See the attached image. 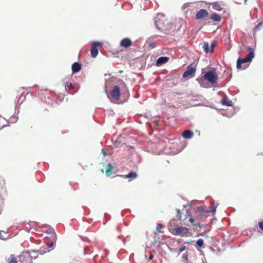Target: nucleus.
Masks as SVG:
<instances>
[{
    "mask_svg": "<svg viewBox=\"0 0 263 263\" xmlns=\"http://www.w3.org/2000/svg\"><path fill=\"white\" fill-rule=\"evenodd\" d=\"M24 258L23 256H19L16 257L14 255H11L7 259L6 263H28L27 261H25L22 260V258Z\"/></svg>",
    "mask_w": 263,
    "mask_h": 263,
    "instance_id": "0eeeda50",
    "label": "nucleus"
},
{
    "mask_svg": "<svg viewBox=\"0 0 263 263\" xmlns=\"http://www.w3.org/2000/svg\"><path fill=\"white\" fill-rule=\"evenodd\" d=\"M262 26H263L262 23V22L259 23L257 25H256L254 27V31L255 32V31H256L257 30H260Z\"/></svg>",
    "mask_w": 263,
    "mask_h": 263,
    "instance_id": "cd10ccee",
    "label": "nucleus"
},
{
    "mask_svg": "<svg viewBox=\"0 0 263 263\" xmlns=\"http://www.w3.org/2000/svg\"><path fill=\"white\" fill-rule=\"evenodd\" d=\"M186 249V247L185 246H183L180 248H179L177 250L178 254L179 255L184 251Z\"/></svg>",
    "mask_w": 263,
    "mask_h": 263,
    "instance_id": "c85d7f7f",
    "label": "nucleus"
},
{
    "mask_svg": "<svg viewBox=\"0 0 263 263\" xmlns=\"http://www.w3.org/2000/svg\"><path fill=\"white\" fill-rule=\"evenodd\" d=\"M188 256H189L188 254L187 253H186L185 254L183 255L182 258L183 259H184L185 260L187 261L189 259Z\"/></svg>",
    "mask_w": 263,
    "mask_h": 263,
    "instance_id": "72a5a7b5",
    "label": "nucleus"
},
{
    "mask_svg": "<svg viewBox=\"0 0 263 263\" xmlns=\"http://www.w3.org/2000/svg\"><path fill=\"white\" fill-rule=\"evenodd\" d=\"M5 185V180L3 178H0V197H3L6 193V188Z\"/></svg>",
    "mask_w": 263,
    "mask_h": 263,
    "instance_id": "f8f14e48",
    "label": "nucleus"
},
{
    "mask_svg": "<svg viewBox=\"0 0 263 263\" xmlns=\"http://www.w3.org/2000/svg\"><path fill=\"white\" fill-rule=\"evenodd\" d=\"M204 51L206 53H208L209 52H210V50H209V45L208 42H204L202 46Z\"/></svg>",
    "mask_w": 263,
    "mask_h": 263,
    "instance_id": "4be33fe9",
    "label": "nucleus"
},
{
    "mask_svg": "<svg viewBox=\"0 0 263 263\" xmlns=\"http://www.w3.org/2000/svg\"><path fill=\"white\" fill-rule=\"evenodd\" d=\"M163 227L162 224H161V223L157 224V227H156V231L155 232V233L160 232V233H163V231H161V229L163 228Z\"/></svg>",
    "mask_w": 263,
    "mask_h": 263,
    "instance_id": "5701e85b",
    "label": "nucleus"
},
{
    "mask_svg": "<svg viewBox=\"0 0 263 263\" xmlns=\"http://www.w3.org/2000/svg\"><path fill=\"white\" fill-rule=\"evenodd\" d=\"M196 80L200 84V86L204 87V88L208 87V85L206 84H205L206 80L204 79V77L203 78H198L196 79Z\"/></svg>",
    "mask_w": 263,
    "mask_h": 263,
    "instance_id": "a211bd4d",
    "label": "nucleus"
},
{
    "mask_svg": "<svg viewBox=\"0 0 263 263\" xmlns=\"http://www.w3.org/2000/svg\"><path fill=\"white\" fill-rule=\"evenodd\" d=\"M210 18L214 22H220L221 20V16L216 13H213L211 14Z\"/></svg>",
    "mask_w": 263,
    "mask_h": 263,
    "instance_id": "f3484780",
    "label": "nucleus"
},
{
    "mask_svg": "<svg viewBox=\"0 0 263 263\" xmlns=\"http://www.w3.org/2000/svg\"><path fill=\"white\" fill-rule=\"evenodd\" d=\"M48 233H51V234H53L54 236V237H55V234L54 233V231L53 229H50L48 230L47 231Z\"/></svg>",
    "mask_w": 263,
    "mask_h": 263,
    "instance_id": "f704fd0d",
    "label": "nucleus"
},
{
    "mask_svg": "<svg viewBox=\"0 0 263 263\" xmlns=\"http://www.w3.org/2000/svg\"><path fill=\"white\" fill-rule=\"evenodd\" d=\"M215 212V207H214L210 210H205L203 207H199L198 208L196 213V219L204 221L207 217V213L211 212L214 214Z\"/></svg>",
    "mask_w": 263,
    "mask_h": 263,
    "instance_id": "f257e3e1",
    "label": "nucleus"
},
{
    "mask_svg": "<svg viewBox=\"0 0 263 263\" xmlns=\"http://www.w3.org/2000/svg\"><path fill=\"white\" fill-rule=\"evenodd\" d=\"M151 46H152V47H155V45H153V44H151Z\"/></svg>",
    "mask_w": 263,
    "mask_h": 263,
    "instance_id": "ea45409f",
    "label": "nucleus"
},
{
    "mask_svg": "<svg viewBox=\"0 0 263 263\" xmlns=\"http://www.w3.org/2000/svg\"><path fill=\"white\" fill-rule=\"evenodd\" d=\"M132 45V42L131 40L129 38H124L122 39L120 43V46L126 48L130 47Z\"/></svg>",
    "mask_w": 263,
    "mask_h": 263,
    "instance_id": "9b49d317",
    "label": "nucleus"
},
{
    "mask_svg": "<svg viewBox=\"0 0 263 263\" xmlns=\"http://www.w3.org/2000/svg\"><path fill=\"white\" fill-rule=\"evenodd\" d=\"M216 43L215 41L212 42L211 45L210 52H213L214 51V47H215Z\"/></svg>",
    "mask_w": 263,
    "mask_h": 263,
    "instance_id": "c756f323",
    "label": "nucleus"
},
{
    "mask_svg": "<svg viewBox=\"0 0 263 263\" xmlns=\"http://www.w3.org/2000/svg\"><path fill=\"white\" fill-rule=\"evenodd\" d=\"M189 221L191 223H192L194 226H198L199 227H201L202 225L200 224L199 223H194V222L195 221V219L193 218H190L189 219Z\"/></svg>",
    "mask_w": 263,
    "mask_h": 263,
    "instance_id": "bb28decb",
    "label": "nucleus"
},
{
    "mask_svg": "<svg viewBox=\"0 0 263 263\" xmlns=\"http://www.w3.org/2000/svg\"><path fill=\"white\" fill-rule=\"evenodd\" d=\"M123 177L125 178H131L132 179H134L137 177V174L136 172H130L127 175L123 176Z\"/></svg>",
    "mask_w": 263,
    "mask_h": 263,
    "instance_id": "aec40b11",
    "label": "nucleus"
},
{
    "mask_svg": "<svg viewBox=\"0 0 263 263\" xmlns=\"http://www.w3.org/2000/svg\"><path fill=\"white\" fill-rule=\"evenodd\" d=\"M210 5L212 6L213 9L216 11H221L222 10V5L219 4V2H214L210 4Z\"/></svg>",
    "mask_w": 263,
    "mask_h": 263,
    "instance_id": "4468645a",
    "label": "nucleus"
},
{
    "mask_svg": "<svg viewBox=\"0 0 263 263\" xmlns=\"http://www.w3.org/2000/svg\"><path fill=\"white\" fill-rule=\"evenodd\" d=\"M221 103L222 105L227 106H231L233 105L232 102L229 100L227 98H223L221 100Z\"/></svg>",
    "mask_w": 263,
    "mask_h": 263,
    "instance_id": "6ab92c4d",
    "label": "nucleus"
},
{
    "mask_svg": "<svg viewBox=\"0 0 263 263\" xmlns=\"http://www.w3.org/2000/svg\"><path fill=\"white\" fill-rule=\"evenodd\" d=\"M166 20L164 15L162 13H158L155 18V24L157 28L159 30L163 29L165 26Z\"/></svg>",
    "mask_w": 263,
    "mask_h": 263,
    "instance_id": "7ed1b4c3",
    "label": "nucleus"
},
{
    "mask_svg": "<svg viewBox=\"0 0 263 263\" xmlns=\"http://www.w3.org/2000/svg\"><path fill=\"white\" fill-rule=\"evenodd\" d=\"M3 237V235H2L1 232L0 233V238L2 239H4L5 238Z\"/></svg>",
    "mask_w": 263,
    "mask_h": 263,
    "instance_id": "e433bc0d",
    "label": "nucleus"
},
{
    "mask_svg": "<svg viewBox=\"0 0 263 263\" xmlns=\"http://www.w3.org/2000/svg\"><path fill=\"white\" fill-rule=\"evenodd\" d=\"M114 167L111 164H109L107 165V169L106 170V175L108 177L112 172Z\"/></svg>",
    "mask_w": 263,
    "mask_h": 263,
    "instance_id": "412c9836",
    "label": "nucleus"
},
{
    "mask_svg": "<svg viewBox=\"0 0 263 263\" xmlns=\"http://www.w3.org/2000/svg\"><path fill=\"white\" fill-rule=\"evenodd\" d=\"M102 43L100 42H93L92 44L91 48L90 50L91 55L93 58H96L98 54V50L97 47L101 46Z\"/></svg>",
    "mask_w": 263,
    "mask_h": 263,
    "instance_id": "1a4fd4ad",
    "label": "nucleus"
},
{
    "mask_svg": "<svg viewBox=\"0 0 263 263\" xmlns=\"http://www.w3.org/2000/svg\"><path fill=\"white\" fill-rule=\"evenodd\" d=\"M203 76L206 80L212 84L216 83L217 82L218 76L214 71H207Z\"/></svg>",
    "mask_w": 263,
    "mask_h": 263,
    "instance_id": "20e7f679",
    "label": "nucleus"
},
{
    "mask_svg": "<svg viewBox=\"0 0 263 263\" xmlns=\"http://www.w3.org/2000/svg\"><path fill=\"white\" fill-rule=\"evenodd\" d=\"M248 51H249V53L247 56L243 59L239 58L237 61V68L241 69V64L243 63H246L247 62H251L252 59L254 57V53L253 49L249 47L248 48Z\"/></svg>",
    "mask_w": 263,
    "mask_h": 263,
    "instance_id": "f03ea898",
    "label": "nucleus"
},
{
    "mask_svg": "<svg viewBox=\"0 0 263 263\" xmlns=\"http://www.w3.org/2000/svg\"><path fill=\"white\" fill-rule=\"evenodd\" d=\"M209 13L206 10L201 9L196 13L195 18L197 20H202L207 17Z\"/></svg>",
    "mask_w": 263,
    "mask_h": 263,
    "instance_id": "9d476101",
    "label": "nucleus"
},
{
    "mask_svg": "<svg viewBox=\"0 0 263 263\" xmlns=\"http://www.w3.org/2000/svg\"><path fill=\"white\" fill-rule=\"evenodd\" d=\"M3 237V235H2L1 232L0 233V238L2 239H4L5 238Z\"/></svg>",
    "mask_w": 263,
    "mask_h": 263,
    "instance_id": "4c0bfd02",
    "label": "nucleus"
},
{
    "mask_svg": "<svg viewBox=\"0 0 263 263\" xmlns=\"http://www.w3.org/2000/svg\"><path fill=\"white\" fill-rule=\"evenodd\" d=\"M72 72L76 73L81 70V65L78 62L74 63L71 66Z\"/></svg>",
    "mask_w": 263,
    "mask_h": 263,
    "instance_id": "2eb2a0df",
    "label": "nucleus"
},
{
    "mask_svg": "<svg viewBox=\"0 0 263 263\" xmlns=\"http://www.w3.org/2000/svg\"><path fill=\"white\" fill-rule=\"evenodd\" d=\"M63 85L65 86L66 89L71 90L73 88V86L71 83L68 84V83H64Z\"/></svg>",
    "mask_w": 263,
    "mask_h": 263,
    "instance_id": "393cba45",
    "label": "nucleus"
},
{
    "mask_svg": "<svg viewBox=\"0 0 263 263\" xmlns=\"http://www.w3.org/2000/svg\"><path fill=\"white\" fill-rule=\"evenodd\" d=\"M196 245L200 248H202L204 246V241L202 239H199L196 241Z\"/></svg>",
    "mask_w": 263,
    "mask_h": 263,
    "instance_id": "b1692460",
    "label": "nucleus"
},
{
    "mask_svg": "<svg viewBox=\"0 0 263 263\" xmlns=\"http://www.w3.org/2000/svg\"><path fill=\"white\" fill-rule=\"evenodd\" d=\"M4 199L3 197H0V214L2 213V208L4 203Z\"/></svg>",
    "mask_w": 263,
    "mask_h": 263,
    "instance_id": "a878e982",
    "label": "nucleus"
},
{
    "mask_svg": "<svg viewBox=\"0 0 263 263\" xmlns=\"http://www.w3.org/2000/svg\"><path fill=\"white\" fill-rule=\"evenodd\" d=\"M177 216L179 220H181L182 219V215H183V213L181 212V211L179 210H178L177 211Z\"/></svg>",
    "mask_w": 263,
    "mask_h": 263,
    "instance_id": "7c9ffc66",
    "label": "nucleus"
},
{
    "mask_svg": "<svg viewBox=\"0 0 263 263\" xmlns=\"http://www.w3.org/2000/svg\"><path fill=\"white\" fill-rule=\"evenodd\" d=\"M189 233V229L186 227H177L174 229V234L176 235L184 236Z\"/></svg>",
    "mask_w": 263,
    "mask_h": 263,
    "instance_id": "6e6552de",
    "label": "nucleus"
},
{
    "mask_svg": "<svg viewBox=\"0 0 263 263\" xmlns=\"http://www.w3.org/2000/svg\"><path fill=\"white\" fill-rule=\"evenodd\" d=\"M182 136L184 138L190 139L193 137V133L190 130H185L183 132Z\"/></svg>",
    "mask_w": 263,
    "mask_h": 263,
    "instance_id": "dca6fc26",
    "label": "nucleus"
},
{
    "mask_svg": "<svg viewBox=\"0 0 263 263\" xmlns=\"http://www.w3.org/2000/svg\"><path fill=\"white\" fill-rule=\"evenodd\" d=\"M196 72V67L194 63L190 64L186 68V70L183 73V77L187 78L192 77Z\"/></svg>",
    "mask_w": 263,
    "mask_h": 263,
    "instance_id": "39448f33",
    "label": "nucleus"
},
{
    "mask_svg": "<svg viewBox=\"0 0 263 263\" xmlns=\"http://www.w3.org/2000/svg\"><path fill=\"white\" fill-rule=\"evenodd\" d=\"M169 60V58L167 57H161L158 58L156 61V65L160 66L167 63Z\"/></svg>",
    "mask_w": 263,
    "mask_h": 263,
    "instance_id": "ddd939ff",
    "label": "nucleus"
},
{
    "mask_svg": "<svg viewBox=\"0 0 263 263\" xmlns=\"http://www.w3.org/2000/svg\"><path fill=\"white\" fill-rule=\"evenodd\" d=\"M258 226L260 230L263 231V221H260L258 223Z\"/></svg>",
    "mask_w": 263,
    "mask_h": 263,
    "instance_id": "473e14b6",
    "label": "nucleus"
},
{
    "mask_svg": "<svg viewBox=\"0 0 263 263\" xmlns=\"http://www.w3.org/2000/svg\"><path fill=\"white\" fill-rule=\"evenodd\" d=\"M119 72H120V73H122V70H120V71H119Z\"/></svg>",
    "mask_w": 263,
    "mask_h": 263,
    "instance_id": "a19ab883",
    "label": "nucleus"
},
{
    "mask_svg": "<svg viewBox=\"0 0 263 263\" xmlns=\"http://www.w3.org/2000/svg\"><path fill=\"white\" fill-rule=\"evenodd\" d=\"M121 95L120 89L118 86H115L110 91V96L112 100L118 101Z\"/></svg>",
    "mask_w": 263,
    "mask_h": 263,
    "instance_id": "423d86ee",
    "label": "nucleus"
},
{
    "mask_svg": "<svg viewBox=\"0 0 263 263\" xmlns=\"http://www.w3.org/2000/svg\"><path fill=\"white\" fill-rule=\"evenodd\" d=\"M55 244V240L51 242L47 243L48 248H52Z\"/></svg>",
    "mask_w": 263,
    "mask_h": 263,
    "instance_id": "2f4dec72",
    "label": "nucleus"
},
{
    "mask_svg": "<svg viewBox=\"0 0 263 263\" xmlns=\"http://www.w3.org/2000/svg\"><path fill=\"white\" fill-rule=\"evenodd\" d=\"M239 1H241V2H243L245 3H246L247 1V0H239Z\"/></svg>",
    "mask_w": 263,
    "mask_h": 263,
    "instance_id": "58836bf2",
    "label": "nucleus"
},
{
    "mask_svg": "<svg viewBox=\"0 0 263 263\" xmlns=\"http://www.w3.org/2000/svg\"><path fill=\"white\" fill-rule=\"evenodd\" d=\"M153 258H154V255H153L152 254H151L149 255V260H152V259H153Z\"/></svg>",
    "mask_w": 263,
    "mask_h": 263,
    "instance_id": "c9c22d12",
    "label": "nucleus"
}]
</instances>
